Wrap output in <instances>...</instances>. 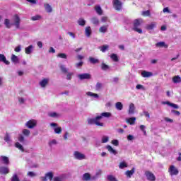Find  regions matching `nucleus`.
<instances>
[{
    "mask_svg": "<svg viewBox=\"0 0 181 181\" xmlns=\"http://www.w3.org/2000/svg\"><path fill=\"white\" fill-rule=\"evenodd\" d=\"M173 83H181V78L179 76H175L173 78Z\"/></svg>",
    "mask_w": 181,
    "mask_h": 181,
    "instance_id": "41",
    "label": "nucleus"
},
{
    "mask_svg": "<svg viewBox=\"0 0 181 181\" xmlns=\"http://www.w3.org/2000/svg\"><path fill=\"white\" fill-rule=\"evenodd\" d=\"M106 149H107L110 153H112V155H117V152L115 149H113L111 146H107Z\"/></svg>",
    "mask_w": 181,
    "mask_h": 181,
    "instance_id": "33",
    "label": "nucleus"
},
{
    "mask_svg": "<svg viewBox=\"0 0 181 181\" xmlns=\"http://www.w3.org/2000/svg\"><path fill=\"white\" fill-rule=\"evenodd\" d=\"M15 146H16V148H18V149H19L20 151L23 152V151H24L23 146H22V144H21L19 142H16L15 144Z\"/></svg>",
    "mask_w": 181,
    "mask_h": 181,
    "instance_id": "46",
    "label": "nucleus"
},
{
    "mask_svg": "<svg viewBox=\"0 0 181 181\" xmlns=\"http://www.w3.org/2000/svg\"><path fill=\"white\" fill-rule=\"evenodd\" d=\"M27 175L29 176L30 177H35L36 173H34V172H32V171H29V172L27 173Z\"/></svg>",
    "mask_w": 181,
    "mask_h": 181,
    "instance_id": "54",
    "label": "nucleus"
},
{
    "mask_svg": "<svg viewBox=\"0 0 181 181\" xmlns=\"http://www.w3.org/2000/svg\"><path fill=\"white\" fill-rule=\"evenodd\" d=\"M42 19V16L40 15H36L31 17V21H40Z\"/></svg>",
    "mask_w": 181,
    "mask_h": 181,
    "instance_id": "47",
    "label": "nucleus"
},
{
    "mask_svg": "<svg viewBox=\"0 0 181 181\" xmlns=\"http://www.w3.org/2000/svg\"><path fill=\"white\" fill-rule=\"evenodd\" d=\"M37 125V120L30 119L25 123V127L29 129H33Z\"/></svg>",
    "mask_w": 181,
    "mask_h": 181,
    "instance_id": "6",
    "label": "nucleus"
},
{
    "mask_svg": "<svg viewBox=\"0 0 181 181\" xmlns=\"http://www.w3.org/2000/svg\"><path fill=\"white\" fill-rule=\"evenodd\" d=\"M78 24L80 26H85L86 25V20H84L83 18H79L78 20Z\"/></svg>",
    "mask_w": 181,
    "mask_h": 181,
    "instance_id": "44",
    "label": "nucleus"
},
{
    "mask_svg": "<svg viewBox=\"0 0 181 181\" xmlns=\"http://www.w3.org/2000/svg\"><path fill=\"white\" fill-rule=\"evenodd\" d=\"M13 26H15L16 29H20L21 28V17L18 15H15L12 19Z\"/></svg>",
    "mask_w": 181,
    "mask_h": 181,
    "instance_id": "4",
    "label": "nucleus"
},
{
    "mask_svg": "<svg viewBox=\"0 0 181 181\" xmlns=\"http://www.w3.org/2000/svg\"><path fill=\"white\" fill-rule=\"evenodd\" d=\"M143 16H149L151 15V12L149 11H146L142 12Z\"/></svg>",
    "mask_w": 181,
    "mask_h": 181,
    "instance_id": "60",
    "label": "nucleus"
},
{
    "mask_svg": "<svg viewBox=\"0 0 181 181\" xmlns=\"http://www.w3.org/2000/svg\"><path fill=\"white\" fill-rule=\"evenodd\" d=\"M132 114H135V105L134 103H131L129 107V115H132Z\"/></svg>",
    "mask_w": 181,
    "mask_h": 181,
    "instance_id": "21",
    "label": "nucleus"
},
{
    "mask_svg": "<svg viewBox=\"0 0 181 181\" xmlns=\"http://www.w3.org/2000/svg\"><path fill=\"white\" fill-rule=\"evenodd\" d=\"M86 95H88L89 97H93L94 98H98V94L93 93L92 92H87Z\"/></svg>",
    "mask_w": 181,
    "mask_h": 181,
    "instance_id": "45",
    "label": "nucleus"
},
{
    "mask_svg": "<svg viewBox=\"0 0 181 181\" xmlns=\"http://www.w3.org/2000/svg\"><path fill=\"white\" fill-rule=\"evenodd\" d=\"M89 62L90 63H92V64H97V63H100V60H98V59H95L94 57H90Z\"/></svg>",
    "mask_w": 181,
    "mask_h": 181,
    "instance_id": "39",
    "label": "nucleus"
},
{
    "mask_svg": "<svg viewBox=\"0 0 181 181\" xmlns=\"http://www.w3.org/2000/svg\"><path fill=\"white\" fill-rule=\"evenodd\" d=\"M48 117H50L51 118H60V117H62V115L56 112H49Z\"/></svg>",
    "mask_w": 181,
    "mask_h": 181,
    "instance_id": "13",
    "label": "nucleus"
},
{
    "mask_svg": "<svg viewBox=\"0 0 181 181\" xmlns=\"http://www.w3.org/2000/svg\"><path fill=\"white\" fill-rule=\"evenodd\" d=\"M115 108L118 111H122V108H124V105L121 102H117L115 103Z\"/></svg>",
    "mask_w": 181,
    "mask_h": 181,
    "instance_id": "29",
    "label": "nucleus"
},
{
    "mask_svg": "<svg viewBox=\"0 0 181 181\" xmlns=\"http://www.w3.org/2000/svg\"><path fill=\"white\" fill-rule=\"evenodd\" d=\"M0 173H2V175H8V173H9V168L5 166L0 167Z\"/></svg>",
    "mask_w": 181,
    "mask_h": 181,
    "instance_id": "18",
    "label": "nucleus"
},
{
    "mask_svg": "<svg viewBox=\"0 0 181 181\" xmlns=\"http://www.w3.org/2000/svg\"><path fill=\"white\" fill-rule=\"evenodd\" d=\"M164 120L165 122H170V124L173 123V120L169 117H165Z\"/></svg>",
    "mask_w": 181,
    "mask_h": 181,
    "instance_id": "61",
    "label": "nucleus"
},
{
    "mask_svg": "<svg viewBox=\"0 0 181 181\" xmlns=\"http://www.w3.org/2000/svg\"><path fill=\"white\" fill-rule=\"evenodd\" d=\"M145 175L146 176L148 180H151V181L156 180V177H155L153 173H151L150 171H146Z\"/></svg>",
    "mask_w": 181,
    "mask_h": 181,
    "instance_id": "11",
    "label": "nucleus"
},
{
    "mask_svg": "<svg viewBox=\"0 0 181 181\" xmlns=\"http://www.w3.org/2000/svg\"><path fill=\"white\" fill-rule=\"evenodd\" d=\"M119 169H124V168H128V165L125 162H122L119 165Z\"/></svg>",
    "mask_w": 181,
    "mask_h": 181,
    "instance_id": "49",
    "label": "nucleus"
},
{
    "mask_svg": "<svg viewBox=\"0 0 181 181\" xmlns=\"http://www.w3.org/2000/svg\"><path fill=\"white\" fill-rule=\"evenodd\" d=\"M63 177L62 176H57L53 178V181H62Z\"/></svg>",
    "mask_w": 181,
    "mask_h": 181,
    "instance_id": "56",
    "label": "nucleus"
},
{
    "mask_svg": "<svg viewBox=\"0 0 181 181\" xmlns=\"http://www.w3.org/2000/svg\"><path fill=\"white\" fill-rule=\"evenodd\" d=\"M49 146H53V145H57V141L56 139H52L49 142Z\"/></svg>",
    "mask_w": 181,
    "mask_h": 181,
    "instance_id": "52",
    "label": "nucleus"
},
{
    "mask_svg": "<svg viewBox=\"0 0 181 181\" xmlns=\"http://www.w3.org/2000/svg\"><path fill=\"white\" fill-rule=\"evenodd\" d=\"M11 180V181H21V180H19V177H18V175H16V174H13V175L12 176Z\"/></svg>",
    "mask_w": 181,
    "mask_h": 181,
    "instance_id": "53",
    "label": "nucleus"
},
{
    "mask_svg": "<svg viewBox=\"0 0 181 181\" xmlns=\"http://www.w3.org/2000/svg\"><path fill=\"white\" fill-rule=\"evenodd\" d=\"M53 176L54 175L52 172H49L45 174V177H47V179H49V180L50 181L53 180Z\"/></svg>",
    "mask_w": 181,
    "mask_h": 181,
    "instance_id": "37",
    "label": "nucleus"
},
{
    "mask_svg": "<svg viewBox=\"0 0 181 181\" xmlns=\"http://www.w3.org/2000/svg\"><path fill=\"white\" fill-rule=\"evenodd\" d=\"M95 87L96 90H100L103 87V84H101V83H97Z\"/></svg>",
    "mask_w": 181,
    "mask_h": 181,
    "instance_id": "63",
    "label": "nucleus"
},
{
    "mask_svg": "<svg viewBox=\"0 0 181 181\" xmlns=\"http://www.w3.org/2000/svg\"><path fill=\"white\" fill-rule=\"evenodd\" d=\"M83 181H90L91 180V174L90 173H86L83 175L82 176Z\"/></svg>",
    "mask_w": 181,
    "mask_h": 181,
    "instance_id": "17",
    "label": "nucleus"
},
{
    "mask_svg": "<svg viewBox=\"0 0 181 181\" xmlns=\"http://www.w3.org/2000/svg\"><path fill=\"white\" fill-rule=\"evenodd\" d=\"M153 74H152V72H149V71H143L141 72V76L142 77L144 78H148V77H152Z\"/></svg>",
    "mask_w": 181,
    "mask_h": 181,
    "instance_id": "23",
    "label": "nucleus"
},
{
    "mask_svg": "<svg viewBox=\"0 0 181 181\" xmlns=\"http://www.w3.org/2000/svg\"><path fill=\"white\" fill-rule=\"evenodd\" d=\"M90 21L93 23V25H98L100 23V21L98 20V18L93 17L90 19Z\"/></svg>",
    "mask_w": 181,
    "mask_h": 181,
    "instance_id": "43",
    "label": "nucleus"
},
{
    "mask_svg": "<svg viewBox=\"0 0 181 181\" xmlns=\"http://www.w3.org/2000/svg\"><path fill=\"white\" fill-rule=\"evenodd\" d=\"M108 30V25H103L99 28L100 33H105Z\"/></svg>",
    "mask_w": 181,
    "mask_h": 181,
    "instance_id": "27",
    "label": "nucleus"
},
{
    "mask_svg": "<svg viewBox=\"0 0 181 181\" xmlns=\"http://www.w3.org/2000/svg\"><path fill=\"white\" fill-rule=\"evenodd\" d=\"M101 69L103 70V71H107V70H110V66L105 64V63H102Z\"/></svg>",
    "mask_w": 181,
    "mask_h": 181,
    "instance_id": "40",
    "label": "nucleus"
},
{
    "mask_svg": "<svg viewBox=\"0 0 181 181\" xmlns=\"http://www.w3.org/2000/svg\"><path fill=\"white\" fill-rule=\"evenodd\" d=\"M79 80H90L91 78V74H81L77 76Z\"/></svg>",
    "mask_w": 181,
    "mask_h": 181,
    "instance_id": "9",
    "label": "nucleus"
},
{
    "mask_svg": "<svg viewBox=\"0 0 181 181\" xmlns=\"http://www.w3.org/2000/svg\"><path fill=\"white\" fill-rule=\"evenodd\" d=\"M22 134H23V135H24V136H30V130H29L28 129H24L22 131Z\"/></svg>",
    "mask_w": 181,
    "mask_h": 181,
    "instance_id": "38",
    "label": "nucleus"
},
{
    "mask_svg": "<svg viewBox=\"0 0 181 181\" xmlns=\"http://www.w3.org/2000/svg\"><path fill=\"white\" fill-rule=\"evenodd\" d=\"M4 25L7 29H11L13 26V23L11 22V20L6 18L4 20Z\"/></svg>",
    "mask_w": 181,
    "mask_h": 181,
    "instance_id": "16",
    "label": "nucleus"
},
{
    "mask_svg": "<svg viewBox=\"0 0 181 181\" xmlns=\"http://www.w3.org/2000/svg\"><path fill=\"white\" fill-rule=\"evenodd\" d=\"M171 112L173 114H175V115H177V117H179V115H180V112H179L177 110H172Z\"/></svg>",
    "mask_w": 181,
    "mask_h": 181,
    "instance_id": "59",
    "label": "nucleus"
},
{
    "mask_svg": "<svg viewBox=\"0 0 181 181\" xmlns=\"http://www.w3.org/2000/svg\"><path fill=\"white\" fill-rule=\"evenodd\" d=\"M110 58L112 60H114V62H118V56L117 54H112Z\"/></svg>",
    "mask_w": 181,
    "mask_h": 181,
    "instance_id": "50",
    "label": "nucleus"
},
{
    "mask_svg": "<svg viewBox=\"0 0 181 181\" xmlns=\"http://www.w3.org/2000/svg\"><path fill=\"white\" fill-rule=\"evenodd\" d=\"M49 125L51 128L54 129V134H62V127H59V124L54 122H52L49 124Z\"/></svg>",
    "mask_w": 181,
    "mask_h": 181,
    "instance_id": "5",
    "label": "nucleus"
},
{
    "mask_svg": "<svg viewBox=\"0 0 181 181\" xmlns=\"http://www.w3.org/2000/svg\"><path fill=\"white\" fill-rule=\"evenodd\" d=\"M34 49L35 47L33 45H29L28 47L25 48V53L26 54H32Z\"/></svg>",
    "mask_w": 181,
    "mask_h": 181,
    "instance_id": "14",
    "label": "nucleus"
},
{
    "mask_svg": "<svg viewBox=\"0 0 181 181\" xmlns=\"http://www.w3.org/2000/svg\"><path fill=\"white\" fill-rule=\"evenodd\" d=\"M0 62L5 63V64H9V61L6 60L5 55L0 54Z\"/></svg>",
    "mask_w": 181,
    "mask_h": 181,
    "instance_id": "28",
    "label": "nucleus"
},
{
    "mask_svg": "<svg viewBox=\"0 0 181 181\" xmlns=\"http://www.w3.org/2000/svg\"><path fill=\"white\" fill-rule=\"evenodd\" d=\"M135 173V168H133L131 170H127L124 173L127 177H132V175Z\"/></svg>",
    "mask_w": 181,
    "mask_h": 181,
    "instance_id": "22",
    "label": "nucleus"
},
{
    "mask_svg": "<svg viewBox=\"0 0 181 181\" xmlns=\"http://www.w3.org/2000/svg\"><path fill=\"white\" fill-rule=\"evenodd\" d=\"M156 47H165V49H168V45L165 43V42H159L156 44Z\"/></svg>",
    "mask_w": 181,
    "mask_h": 181,
    "instance_id": "25",
    "label": "nucleus"
},
{
    "mask_svg": "<svg viewBox=\"0 0 181 181\" xmlns=\"http://www.w3.org/2000/svg\"><path fill=\"white\" fill-rule=\"evenodd\" d=\"M110 141V137L108 136H103L101 139L102 144H107Z\"/></svg>",
    "mask_w": 181,
    "mask_h": 181,
    "instance_id": "42",
    "label": "nucleus"
},
{
    "mask_svg": "<svg viewBox=\"0 0 181 181\" xmlns=\"http://www.w3.org/2000/svg\"><path fill=\"white\" fill-rule=\"evenodd\" d=\"M110 46L107 45H104L102 47H99L100 52H102L103 53H105V52H107V50H108Z\"/></svg>",
    "mask_w": 181,
    "mask_h": 181,
    "instance_id": "34",
    "label": "nucleus"
},
{
    "mask_svg": "<svg viewBox=\"0 0 181 181\" xmlns=\"http://www.w3.org/2000/svg\"><path fill=\"white\" fill-rule=\"evenodd\" d=\"M113 8L116 11H122V2L119 0H113L112 1Z\"/></svg>",
    "mask_w": 181,
    "mask_h": 181,
    "instance_id": "7",
    "label": "nucleus"
},
{
    "mask_svg": "<svg viewBox=\"0 0 181 181\" xmlns=\"http://www.w3.org/2000/svg\"><path fill=\"white\" fill-rule=\"evenodd\" d=\"M57 57H59L60 59H67V54L65 53H59L57 54Z\"/></svg>",
    "mask_w": 181,
    "mask_h": 181,
    "instance_id": "51",
    "label": "nucleus"
},
{
    "mask_svg": "<svg viewBox=\"0 0 181 181\" xmlns=\"http://www.w3.org/2000/svg\"><path fill=\"white\" fill-rule=\"evenodd\" d=\"M73 155L74 159H76V160H84L87 159V156H86V154L78 151H74Z\"/></svg>",
    "mask_w": 181,
    "mask_h": 181,
    "instance_id": "3",
    "label": "nucleus"
},
{
    "mask_svg": "<svg viewBox=\"0 0 181 181\" xmlns=\"http://www.w3.org/2000/svg\"><path fill=\"white\" fill-rule=\"evenodd\" d=\"M168 172L171 176H177L179 175V170L175 165H170Z\"/></svg>",
    "mask_w": 181,
    "mask_h": 181,
    "instance_id": "8",
    "label": "nucleus"
},
{
    "mask_svg": "<svg viewBox=\"0 0 181 181\" xmlns=\"http://www.w3.org/2000/svg\"><path fill=\"white\" fill-rule=\"evenodd\" d=\"M1 159L4 165H9V158L1 156Z\"/></svg>",
    "mask_w": 181,
    "mask_h": 181,
    "instance_id": "32",
    "label": "nucleus"
},
{
    "mask_svg": "<svg viewBox=\"0 0 181 181\" xmlns=\"http://www.w3.org/2000/svg\"><path fill=\"white\" fill-rule=\"evenodd\" d=\"M14 51L16 52L17 53H19L20 52L22 51V46L18 45V46L16 47L14 49Z\"/></svg>",
    "mask_w": 181,
    "mask_h": 181,
    "instance_id": "55",
    "label": "nucleus"
},
{
    "mask_svg": "<svg viewBox=\"0 0 181 181\" xmlns=\"http://www.w3.org/2000/svg\"><path fill=\"white\" fill-rule=\"evenodd\" d=\"M100 119H101V117L97 116L95 118H89L88 119V124L89 125H97L98 127H104V123L100 122Z\"/></svg>",
    "mask_w": 181,
    "mask_h": 181,
    "instance_id": "1",
    "label": "nucleus"
},
{
    "mask_svg": "<svg viewBox=\"0 0 181 181\" xmlns=\"http://www.w3.org/2000/svg\"><path fill=\"white\" fill-rule=\"evenodd\" d=\"M11 62L14 63V64H18L19 63V58L18 56L13 54L11 55Z\"/></svg>",
    "mask_w": 181,
    "mask_h": 181,
    "instance_id": "24",
    "label": "nucleus"
},
{
    "mask_svg": "<svg viewBox=\"0 0 181 181\" xmlns=\"http://www.w3.org/2000/svg\"><path fill=\"white\" fill-rule=\"evenodd\" d=\"M49 81H50L49 78H45L40 81L39 84L42 88H45L47 84H49Z\"/></svg>",
    "mask_w": 181,
    "mask_h": 181,
    "instance_id": "10",
    "label": "nucleus"
},
{
    "mask_svg": "<svg viewBox=\"0 0 181 181\" xmlns=\"http://www.w3.org/2000/svg\"><path fill=\"white\" fill-rule=\"evenodd\" d=\"M4 141L8 145H12V139H11V135H9L8 133H6L4 136Z\"/></svg>",
    "mask_w": 181,
    "mask_h": 181,
    "instance_id": "20",
    "label": "nucleus"
},
{
    "mask_svg": "<svg viewBox=\"0 0 181 181\" xmlns=\"http://www.w3.org/2000/svg\"><path fill=\"white\" fill-rule=\"evenodd\" d=\"M136 121V117H130V118L127 119V122H128L131 125H134V124H135Z\"/></svg>",
    "mask_w": 181,
    "mask_h": 181,
    "instance_id": "36",
    "label": "nucleus"
},
{
    "mask_svg": "<svg viewBox=\"0 0 181 181\" xmlns=\"http://www.w3.org/2000/svg\"><path fill=\"white\" fill-rule=\"evenodd\" d=\"M162 104L163 105H168L169 107L174 108V110H179V105H177L175 103H172L169 101H163V102H162Z\"/></svg>",
    "mask_w": 181,
    "mask_h": 181,
    "instance_id": "12",
    "label": "nucleus"
},
{
    "mask_svg": "<svg viewBox=\"0 0 181 181\" xmlns=\"http://www.w3.org/2000/svg\"><path fill=\"white\" fill-rule=\"evenodd\" d=\"M98 117H100V119L103 117H104V118H110V117H111V112H103Z\"/></svg>",
    "mask_w": 181,
    "mask_h": 181,
    "instance_id": "30",
    "label": "nucleus"
},
{
    "mask_svg": "<svg viewBox=\"0 0 181 181\" xmlns=\"http://www.w3.org/2000/svg\"><path fill=\"white\" fill-rule=\"evenodd\" d=\"M144 22V20L142 18H138L134 20V27H133V30L134 32H137V33H142V29L139 28V26H141V23Z\"/></svg>",
    "mask_w": 181,
    "mask_h": 181,
    "instance_id": "2",
    "label": "nucleus"
},
{
    "mask_svg": "<svg viewBox=\"0 0 181 181\" xmlns=\"http://www.w3.org/2000/svg\"><path fill=\"white\" fill-rule=\"evenodd\" d=\"M112 144L115 146H118V145H119V141L117 139H114V140L112 141Z\"/></svg>",
    "mask_w": 181,
    "mask_h": 181,
    "instance_id": "57",
    "label": "nucleus"
},
{
    "mask_svg": "<svg viewBox=\"0 0 181 181\" xmlns=\"http://www.w3.org/2000/svg\"><path fill=\"white\" fill-rule=\"evenodd\" d=\"M60 70L62 73H64V74H67V72L69 71V69H67V68L66 67V66L61 64L59 66Z\"/></svg>",
    "mask_w": 181,
    "mask_h": 181,
    "instance_id": "35",
    "label": "nucleus"
},
{
    "mask_svg": "<svg viewBox=\"0 0 181 181\" xmlns=\"http://www.w3.org/2000/svg\"><path fill=\"white\" fill-rule=\"evenodd\" d=\"M143 114H144V115H145V117H146V118H151V115H149V112H148L146 111H144Z\"/></svg>",
    "mask_w": 181,
    "mask_h": 181,
    "instance_id": "64",
    "label": "nucleus"
},
{
    "mask_svg": "<svg viewBox=\"0 0 181 181\" xmlns=\"http://www.w3.org/2000/svg\"><path fill=\"white\" fill-rule=\"evenodd\" d=\"M67 35H69L72 39H76V34L71 32H68Z\"/></svg>",
    "mask_w": 181,
    "mask_h": 181,
    "instance_id": "62",
    "label": "nucleus"
},
{
    "mask_svg": "<svg viewBox=\"0 0 181 181\" xmlns=\"http://www.w3.org/2000/svg\"><path fill=\"white\" fill-rule=\"evenodd\" d=\"M44 8L48 13H52L53 12V8H52V6L47 3L44 4Z\"/></svg>",
    "mask_w": 181,
    "mask_h": 181,
    "instance_id": "15",
    "label": "nucleus"
},
{
    "mask_svg": "<svg viewBox=\"0 0 181 181\" xmlns=\"http://www.w3.org/2000/svg\"><path fill=\"white\" fill-rule=\"evenodd\" d=\"M95 11L98 13V15H103V9L100 5H97L95 6Z\"/></svg>",
    "mask_w": 181,
    "mask_h": 181,
    "instance_id": "31",
    "label": "nucleus"
},
{
    "mask_svg": "<svg viewBox=\"0 0 181 181\" xmlns=\"http://www.w3.org/2000/svg\"><path fill=\"white\" fill-rule=\"evenodd\" d=\"M156 25L157 23L155 22H152L150 24H148L146 27V29H147V30H153V29H155V28H156Z\"/></svg>",
    "mask_w": 181,
    "mask_h": 181,
    "instance_id": "19",
    "label": "nucleus"
},
{
    "mask_svg": "<svg viewBox=\"0 0 181 181\" xmlns=\"http://www.w3.org/2000/svg\"><path fill=\"white\" fill-rule=\"evenodd\" d=\"M85 35L87 37H90L91 36V27L88 26L85 29Z\"/></svg>",
    "mask_w": 181,
    "mask_h": 181,
    "instance_id": "26",
    "label": "nucleus"
},
{
    "mask_svg": "<svg viewBox=\"0 0 181 181\" xmlns=\"http://www.w3.org/2000/svg\"><path fill=\"white\" fill-rule=\"evenodd\" d=\"M18 141L19 142H21V144H23V142H25V137L23 135H20L18 136Z\"/></svg>",
    "mask_w": 181,
    "mask_h": 181,
    "instance_id": "58",
    "label": "nucleus"
},
{
    "mask_svg": "<svg viewBox=\"0 0 181 181\" xmlns=\"http://www.w3.org/2000/svg\"><path fill=\"white\" fill-rule=\"evenodd\" d=\"M73 76H74V73L68 71L66 73V80H71V77H73Z\"/></svg>",
    "mask_w": 181,
    "mask_h": 181,
    "instance_id": "48",
    "label": "nucleus"
}]
</instances>
